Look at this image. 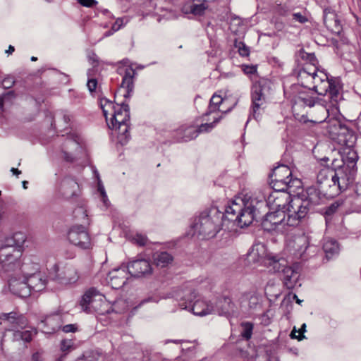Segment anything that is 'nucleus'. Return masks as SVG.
<instances>
[{
  "label": "nucleus",
  "instance_id": "nucleus-1",
  "mask_svg": "<svg viewBox=\"0 0 361 361\" xmlns=\"http://www.w3.org/2000/svg\"><path fill=\"white\" fill-rule=\"evenodd\" d=\"M263 204L256 197H235L225 208L224 212L212 207L203 211L195 219L192 225L194 233L202 239L212 238L221 230L226 221L240 227L250 226L257 218L259 204Z\"/></svg>",
  "mask_w": 361,
  "mask_h": 361
},
{
  "label": "nucleus",
  "instance_id": "nucleus-2",
  "mask_svg": "<svg viewBox=\"0 0 361 361\" xmlns=\"http://www.w3.org/2000/svg\"><path fill=\"white\" fill-rule=\"evenodd\" d=\"M248 257L253 262H259L265 266L271 267L270 271H281L283 284L288 289H293L298 285V286H301L298 282L299 273L292 267L286 266V261L283 258L267 254L263 245L258 244L253 246L248 253Z\"/></svg>",
  "mask_w": 361,
  "mask_h": 361
},
{
  "label": "nucleus",
  "instance_id": "nucleus-3",
  "mask_svg": "<svg viewBox=\"0 0 361 361\" xmlns=\"http://www.w3.org/2000/svg\"><path fill=\"white\" fill-rule=\"evenodd\" d=\"M25 241L23 233H16L0 247V271L8 274L10 278L16 275L21 264Z\"/></svg>",
  "mask_w": 361,
  "mask_h": 361
},
{
  "label": "nucleus",
  "instance_id": "nucleus-4",
  "mask_svg": "<svg viewBox=\"0 0 361 361\" xmlns=\"http://www.w3.org/2000/svg\"><path fill=\"white\" fill-rule=\"evenodd\" d=\"M110 106L113 109L111 114V125L109 128L118 130V140L121 145H125L130 140L129 134V119L130 109L129 106L123 102L121 104H113L111 101L107 99L101 100V108L102 109L104 116L107 120L108 111L106 106Z\"/></svg>",
  "mask_w": 361,
  "mask_h": 361
},
{
  "label": "nucleus",
  "instance_id": "nucleus-5",
  "mask_svg": "<svg viewBox=\"0 0 361 361\" xmlns=\"http://www.w3.org/2000/svg\"><path fill=\"white\" fill-rule=\"evenodd\" d=\"M82 310L87 313L97 312L99 314H109L110 308L116 313H122L127 310L126 302L123 300L116 301L111 307L104 300V295L94 288H90L83 295L80 301Z\"/></svg>",
  "mask_w": 361,
  "mask_h": 361
},
{
  "label": "nucleus",
  "instance_id": "nucleus-6",
  "mask_svg": "<svg viewBox=\"0 0 361 361\" xmlns=\"http://www.w3.org/2000/svg\"><path fill=\"white\" fill-rule=\"evenodd\" d=\"M288 213L285 211H273L268 212L262 221V226L265 231L269 232L275 231L278 233H285L288 231L289 227L298 226L302 221L298 212H293V209L287 207Z\"/></svg>",
  "mask_w": 361,
  "mask_h": 361
},
{
  "label": "nucleus",
  "instance_id": "nucleus-7",
  "mask_svg": "<svg viewBox=\"0 0 361 361\" xmlns=\"http://www.w3.org/2000/svg\"><path fill=\"white\" fill-rule=\"evenodd\" d=\"M324 199L329 198L323 190L316 186H310L290 200V207L293 209V212H298L302 220L311 209L321 204Z\"/></svg>",
  "mask_w": 361,
  "mask_h": 361
},
{
  "label": "nucleus",
  "instance_id": "nucleus-8",
  "mask_svg": "<svg viewBox=\"0 0 361 361\" xmlns=\"http://www.w3.org/2000/svg\"><path fill=\"white\" fill-rule=\"evenodd\" d=\"M326 130L330 137L338 144L351 148L355 143L356 136L354 132L338 119H330Z\"/></svg>",
  "mask_w": 361,
  "mask_h": 361
},
{
  "label": "nucleus",
  "instance_id": "nucleus-9",
  "mask_svg": "<svg viewBox=\"0 0 361 361\" xmlns=\"http://www.w3.org/2000/svg\"><path fill=\"white\" fill-rule=\"evenodd\" d=\"M357 169H352L349 166H338L334 170L333 190L335 197L341 192L345 190L351 185L356 174Z\"/></svg>",
  "mask_w": 361,
  "mask_h": 361
},
{
  "label": "nucleus",
  "instance_id": "nucleus-10",
  "mask_svg": "<svg viewBox=\"0 0 361 361\" xmlns=\"http://www.w3.org/2000/svg\"><path fill=\"white\" fill-rule=\"evenodd\" d=\"M54 280L61 284L68 285L75 283L79 275L77 269L71 264L59 262L54 266Z\"/></svg>",
  "mask_w": 361,
  "mask_h": 361
},
{
  "label": "nucleus",
  "instance_id": "nucleus-11",
  "mask_svg": "<svg viewBox=\"0 0 361 361\" xmlns=\"http://www.w3.org/2000/svg\"><path fill=\"white\" fill-rule=\"evenodd\" d=\"M310 247V237L305 233L296 235L289 240L288 247L295 258L306 260L308 257L307 249Z\"/></svg>",
  "mask_w": 361,
  "mask_h": 361
},
{
  "label": "nucleus",
  "instance_id": "nucleus-12",
  "mask_svg": "<svg viewBox=\"0 0 361 361\" xmlns=\"http://www.w3.org/2000/svg\"><path fill=\"white\" fill-rule=\"evenodd\" d=\"M128 59L123 60L121 63L123 66L118 68V73L123 75L121 87L126 90V93L123 94L125 98L129 97L133 90L134 78L136 75L135 70L131 66L128 65Z\"/></svg>",
  "mask_w": 361,
  "mask_h": 361
},
{
  "label": "nucleus",
  "instance_id": "nucleus-13",
  "mask_svg": "<svg viewBox=\"0 0 361 361\" xmlns=\"http://www.w3.org/2000/svg\"><path fill=\"white\" fill-rule=\"evenodd\" d=\"M327 73L323 71H319L315 68L313 71H310L309 65H307L300 72L299 77L301 80L305 79L307 82L311 81L313 85L311 87L307 82H301L302 85L309 90H314L320 85V83L324 80L327 79Z\"/></svg>",
  "mask_w": 361,
  "mask_h": 361
},
{
  "label": "nucleus",
  "instance_id": "nucleus-14",
  "mask_svg": "<svg viewBox=\"0 0 361 361\" xmlns=\"http://www.w3.org/2000/svg\"><path fill=\"white\" fill-rule=\"evenodd\" d=\"M334 170L329 168L322 169L317 174V187L324 190L328 198L335 197V194L331 189L334 184Z\"/></svg>",
  "mask_w": 361,
  "mask_h": 361
},
{
  "label": "nucleus",
  "instance_id": "nucleus-15",
  "mask_svg": "<svg viewBox=\"0 0 361 361\" xmlns=\"http://www.w3.org/2000/svg\"><path fill=\"white\" fill-rule=\"evenodd\" d=\"M68 238L72 244L82 249H87L90 246V236L82 225L73 226L68 231Z\"/></svg>",
  "mask_w": 361,
  "mask_h": 361
},
{
  "label": "nucleus",
  "instance_id": "nucleus-16",
  "mask_svg": "<svg viewBox=\"0 0 361 361\" xmlns=\"http://www.w3.org/2000/svg\"><path fill=\"white\" fill-rule=\"evenodd\" d=\"M341 89L339 81L337 78H329L327 75V79H324L319 85L314 92L319 95H326L328 92L330 95L331 101L337 102Z\"/></svg>",
  "mask_w": 361,
  "mask_h": 361
},
{
  "label": "nucleus",
  "instance_id": "nucleus-17",
  "mask_svg": "<svg viewBox=\"0 0 361 361\" xmlns=\"http://www.w3.org/2000/svg\"><path fill=\"white\" fill-rule=\"evenodd\" d=\"M126 267L129 275L135 278L147 276L152 272V268L149 262L145 259L133 260L129 262Z\"/></svg>",
  "mask_w": 361,
  "mask_h": 361
},
{
  "label": "nucleus",
  "instance_id": "nucleus-18",
  "mask_svg": "<svg viewBox=\"0 0 361 361\" xmlns=\"http://www.w3.org/2000/svg\"><path fill=\"white\" fill-rule=\"evenodd\" d=\"M173 296L176 298L181 309L188 310L197 298V294L192 287L185 286L176 290Z\"/></svg>",
  "mask_w": 361,
  "mask_h": 361
},
{
  "label": "nucleus",
  "instance_id": "nucleus-19",
  "mask_svg": "<svg viewBox=\"0 0 361 361\" xmlns=\"http://www.w3.org/2000/svg\"><path fill=\"white\" fill-rule=\"evenodd\" d=\"M128 275L126 266H122L109 271L106 280L112 288L118 289L126 283Z\"/></svg>",
  "mask_w": 361,
  "mask_h": 361
},
{
  "label": "nucleus",
  "instance_id": "nucleus-20",
  "mask_svg": "<svg viewBox=\"0 0 361 361\" xmlns=\"http://www.w3.org/2000/svg\"><path fill=\"white\" fill-rule=\"evenodd\" d=\"M312 90H300L293 98V109L298 111L302 107H312L317 102L311 92Z\"/></svg>",
  "mask_w": 361,
  "mask_h": 361
},
{
  "label": "nucleus",
  "instance_id": "nucleus-21",
  "mask_svg": "<svg viewBox=\"0 0 361 361\" xmlns=\"http://www.w3.org/2000/svg\"><path fill=\"white\" fill-rule=\"evenodd\" d=\"M0 319L1 320V324L6 326H11L12 329H23L27 324L26 318L23 314L16 312L2 313L0 315Z\"/></svg>",
  "mask_w": 361,
  "mask_h": 361
},
{
  "label": "nucleus",
  "instance_id": "nucleus-22",
  "mask_svg": "<svg viewBox=\"0 0 361 361\" xmlns=\"http://www.w3.org/2000/svg\"><path fill=\"white\" fill-rule=\"evenodd\" d=\"M8 287L12 293L20 298H27L31 295L26 279L18 276H13L9 279Z\"/></svg>",
  "mask_w": 361,
  "mask_h": 361
},
{
  "label": "nucleus",
  "instance_id": "nucleus-23",
  "mask_svg": "<svg viewBox=\"0 0 361 361\" xmlns=\"http://www.w3.org/2000/svg\"><path fill=\"white\" fill-rule=\"evenodd\" d=\"M266 97L264 93V87L262 82L255 84L252 89V116L255 118H257L260 107L265 103Z\"/></svg>",
  "mask_w": 361,
  "mask_h": 361
},
{
  "label": "nucleus",
  "instance_id": "nucleus-24",
  "mask_svg": "<svg viewBox=\"0 0 361 361\" xmlns=\"http://www.w3.org/2000/svg\"><path fill=\"white\" fill-rule=\"evenodd\" d=\"M290 197L283 193L272 192L267 197L266 204L271 209L274 211H284L286 207H289Z\"/></svg>",
  "mask_w": 361,
  "mask_h": 361
},
{
  "label": "nucleus",
  "instance_id": "nucleus-25",
  "mask_svg": "<svg viewBox=\"0 0 361 361\" xmlns=\"http://www.w3.org/2000/svg\"><path fill=\"white\" fill-rule=\"evenodd\" d=\"M270 185L274 190V192L280 193L279 192H285L288 190V192H294L295 188H300L302 182L297 178H294V180H288L287 181L277 179H271Z\"/></svg>",
  "mask_w": 361,
  "mask_h": 361
},
{
  "label": "nucleus",
  "instance_id": "nucleus-26",
  "mask_svg": "<svg viewBox=\"0 0 361 361\" xmlns=\"http://www.w3.org/2000/svg\"><path fill=\"white\" fill-rule=\"evenodd\" d=\"M324 23L326 28L334 34L339 35L342 30V26L336 14L330 9L324 11Z\"/></svg>",
  "mask_w": 361,
  "mask_h": 361
},
{
  "label": "nucleus",
  "instance_id": "nucleus-27",
  "mask_svg": "<svg viewBox=\"0 0 361 361\" xmlns=\"http://www.w3.org/2000/svg\"><path fill=\"white\" fill-rule=\"evenodd\" d=\"M188 310L192 311L194 314L204 316L215 312L214 307L207 301L200 299H195L189 307Z\"/></svg>",
  "mask_w": 361,
  "mask_h": 361
},
{
  "label": "nucleus",
  "instance_id": "nucleus-28",
  "mask_svg": "<svg viewBox=\"0 0 361 361\" xmlns=\"http://www.w3.org/2000/svg\"><path fill=\"white\" fill-rule=\"evenodd\" d=\"M67 148L72 147L75 149L74 152H63L64 159L67 161L73 162L75 160L81 159L86 156V153L82 147L77 140H68L66 142Z\"/></svg>",
  "mask_w": 361,
  "mask_h": 361
},
{
  "label": "nucleus",
  "instance_id": "nucleus-29",
  "mask_svg": "<svg viewBox=\"0 0 361 361\" xmlns=\"http://www.w3.org/2000/svg\"><path fill=\"white\" fill-rule=\"evenodd\" d=\"M25 279L30 293L44 290L47 284V280L42 273H35L31 277Z\"/></svg>",
  "mask_w": 361,
  "mask_h": 361
},
{
  "label": "nucleus",
  "instance_id": "nucleus-30",
  "mask_svg": "<svg viewBox=\"0 0 361 361\" xmlns=\"http://www.w3.org/2000/svg\"><path fill=\"white\" fill-rule=\"evenodd\" d=\"M61 317L59 314L47 316L44 320L41 321L43 327H47V330L45 331L47 334H51L61 329Z\"/></svg>",
  "mask_w": 361,
  "mask_h": 361
},
{
  "label": "nucleus",
  "instance_id": "nucleus-31",
  "mask_svg": "<svg viewBox=\"0 0 361 361\" xmlns=\"http://www.w3.org/2000/svg\"><path fill=\"white\" fill-rule=\"evenodd\" d=\"M35 273H41L39 271V266L37 264L31 262H23L18 269L16 276H18L23 279L31 277Z\"/></svg>",
  "mask_w": 361,
  "mask_h": 361
},
{
  "label": "nucleus",
  "instance_id": "nucleus-32",
  "mask_svg": "<svg viewBox=\"0 0 361 361\" xmlns=\"http://www.w3.org/2000/svg\"><path fill=\"white\" fill-rule=\"evenodd\" d=\"M270 179H277L287 181L288 180H294L292 177V172L290 168L286 165H279L273 169L269 176Z\"/></svg>",
  "mask_w": 361,
  "mask_h": 361
},
{
  "label": "nucleus",
  "instance_id": "nucleus-33",
  "mask_svg": "<svg viewBox=\"0 0 361 361\" xmlns=\"http://www.w3.org/2000/svg\"><path fill=\"white\" fill-rule=\"evenodd\" d=\"M234 304L232 302L231 299L228 297H223L218 299L216 303L215 312H216L220 315H226L231 311H233Z\"/></svg>",
  "mask_w": 361,
  "mask_h": 361
},
{
  "label": "nucleus",
  "instance_id": "nucleus-34",
  "mask_svg": "<svg viewBox=\"0 0 361 361\" xmlns=\"http://www.w3.org/2000/svg\"><path fill=\"white\" fill-rule=\"evenodd\" d=\"M153 259L157 267H166L172 262L173 257L166 251L157 252L153 255Z\"/></svg>",
  "mask_w": 361,
  "mask_h": 361
},
{
  "label": "nucleus",
  "instance_id": "nucleus-35",
  "mask_svg": "<svg viewBox=\"0 0 361 361\" xmlns=\"http://www.w3.org/2000/svg\"><path fill=\"white\" fill-rule=\"evenodd\" d=\"M323 250L327 259H331L338 253L339 247L335 240H326L323 245Z\"/></svg>",
  "mask_w": 361,
  "mask_h": 361
},
{
  "label": "nucleus",
  "instance_id": "nucleus-36",
  "mask_svg": "<svg viewBox=\"0 0 361 361\" xmlns=\"http://www.w3.org/2000/svg\"><path fill=\"white\" fill-rule=\"evenodd\" d=\"M247 302L249 308L252 310H257L260 307L259 295L255 293H246L242 296L243 302Z\"/></svg>",
  "mask_w": 361,
  "mask_h": 361
},
{
  "label": "nucleus",
  "instance_id": "nucleus-37",
  "mask_svg": "<svg viewBox=\"0 0 361 361\" xmlns=\"http://www.w3.org/2000/svg\"><path fill=\"white\" fill-rule=\"evenodd\" d=\"M357 155L355 151L348 148V152L342 157L343 164L342 166H349L352 169H356Z\"/></svg>",
  "mask_w": 361,
  "mask_h": 361
},
{
  "label": "nucleus",
  "instance_id": "nucleus-38",
  "mask_svg": "<svg viewBox=\"0 0 361 361\" xmlns=\"http://www.w3.org/2000/svg\"><path fill=\"white\" fill-rule=\"evenodd\" d=\"M76 186L77 183L75 180L65 178L61 182L60 189L64 195L71 196L74 194Z\"/></svg>",
  "mask_w": 361,
  "mask_h": 361
},
{
  "label": "nucleus",
  "instance_id": "nucleus-39",
  "mask_svg": "<svg viewBox=\"0 0 361 361\" xmlns=\"http://www.w3.org/2000/svg\"><path fill=\"white\" fill-rule=\"evenodd\" d=\"M180 133H183V136L180 137V141L188 142L190 141L198 135L196 128L192 126L187 127L184 129H180Z\"/></svg>",
  "mask_w": 361,
  "mask_h": 361
},
{
  "label": "nucleus",
  "instance_id": "nucleus-40",
  "mask_svg": "<svg viewBox=\"0 0 361 361\" xmlns=\"http://www.w3.org/2000/svg\"><path fill=\"white\" fill-rule=\"evenodd\" d=\"M241 336L246 340H249L250 338H251L253 331V324L251 322H243L241 324Z\"/></svg>",
  "mask_w": 361,
  "mask_h": 361
},
{
  "label": "nucleus",
  "instance_id": "nucleus-41",
  "mask_svg": "<svg viewBox=\"0 0 361 361\" xmlns=\"http://www.w3.org/2000/svg\"><path fill=\"white\" fill-rule=\"evenodd\" d=\"M223 102V99L219 95H213L210 99L209 106V111L206 113V115L211 114L212 112L215 111L219 109V105Z\"/></svg>",
  "mask_w": 361,
  "mask_h": 361
},
{
  "label": "nucleus",
  "instance_id": "nucleus-42",
  "mask_svg": "<svg viewBox=\"0 0 361 361\" xmlns=\"http://www.w3.org/2000/svg\"><path fill=\"white\" fill-rule=\"evenodd\" d=\"M234 47L238 49V52L241 56H248L250 55V49L243 42L235 39Z\"/></svg>",
  "mask_w": 361,
  "mask_h": 361
},
{
  "label": "nucleus",
  "instance_id": "nucleus-43",
  "mask_svg": "<svg viewBox=\"0 0 361 361\" xmlns=\"http://www.w3.org/2000/svg\"><path fill=\"white\" fill-rule=\"evenodd\" d=\"M221 118V117H219L215 118L212 123L201 124L197 128H196L197 132H198V135L201 133H207L211 131L214 128L215 125L219 122Z\"/></svg>",
  "mask_w": 361,
  "mask_h": 361
},
{
  "label": "nucleus",
  "instance_id": "nucleus-44",
  "mask_svg": "<svg viewBox=\"0 0 361 361\" xmlns=\"http://www.w3.org/2000/svg\"><path fill=\"white\" fill-rule=\"evenodd\" d=\"M292 18L294 21L304 24L309 21L308 13L306 11L292 12Z\"/></svg>",
  "mask_w": 361,
  "mask_h": 361
},
{
  "label": "nucleus",
  "instance_id": "nucleus-45",
  "mask_svg": "<svg viewBox=\"0 0 361 361\" xmlns=\"http://www.w3.org/2000/svg\"><path fill=\"white\" fill-rule=\"evenodd\" d=\"M207 7L204 3L202 4H192L190 6V12L195 16H202Z\"/></svg>",
  "mask_w": 361,
  "mask_h": 361
},
{
  "label": "nucleus",
  "instance_id": "nucleus-46",
  "mask_svg": "<svg viewBox=\"0 0 361 361\" xmlns=\"http://www.w3.org/2000/svg\"><path fill=\"white\" fill-rule=\"evenodd\" d=\"M97 178L98 179V191L100 193V195L102 197V202L105 207H108L109 204V201L108 200L106 191L104 190V185L102 183V181L99 177V174L97 173Z\"/></svg>",
  "mask_w": 361,
  "mask_h": 361
},
{
  "label": "nucleus",
  "instance_id": "nucleus-47",
  "mask_svg": "<svg viewBox=\"0 0 361 361\" xmlns=\"http://www.w3.org/2000/svg\"><path fill=\"white\" fill-rule=\"evenodd\" d=\"M99 354L94 352H87L82 357H78L76 361H98Z\"/></svg>",
  "mask_w": 361,
  "mask_h": 361
},
{
  "label": "nucleus",
  "instance_id": "nucleus-48",
  "mask_svg": "<svg viewBox=\"0 0 361 361\" xmlns=\"http://www.w3.org/2000/svg\"><path fill=\"white\" fill-rule=\"evenodd\" d=\"M276 12L278 15L283 17L291 16V10L286 5H278L276 8Z\"/></svg>",
  "mask_w": 361,
  "mask_h": 361
},
{
  "label": "nucleus",
  "instance_id": "nucleus-49",
  "mask_svg": "<svg viewBox=\"0 0 361 361\" xmlns=\"http://www.w3.org/2000/svg\"><path fill=\"white\" fill-rule=\"evenodd\" d=\"M301 56L303 59L307 61L310 63V65H312L314 66V69L317 64V60L314 53H307L302 52L301 53Z\"/></svg>",
  "mask_w": 361,
  "mask_h": 361
},
{
  "label": "nucleus",
  "instance_id": "nucleus-50",
  "mask_svg": "<svg viewBox=\"0 0 361 361\" xmlns=\"http://www.w3.org/2000/svg\"><path fill=\"white\" fill-rule=\"evenodd\" d=\"M133 241L140 246H144L147 243V238L146 235L137 233L133 238Z\"/></svg>",
  "mask_w": 361,
  "mask_h": 361
},
{
  "label": "nucleus",
  "instance_id": "nucleus-51",
  "mask_svg": "<svg viewBox=\"0 0 361 361\" xmlns=\"http://www.w3.org/2000/svg\"><path fill=\"white\" fill-rule=\"evenodd\" d=\"M1 84L4 88L9 89L15 84V80L13 77L8 75L4 78Z\"/></svg>",
  "mask_w": 361,
  "mask_h": 361
},
{
  "label": "nucleus",
  "instance_id": "nucleus-52",
  "mask_svg": "<svg viewBox=\"0 0 361 361\" xmlns=\"http://www.w3.org/2000/svg\"><path fill=\"white\" fill-rule=\"evenodd\" d=\"M87 86L90 92H94L97 87V80L95 78L87 79Z\"/></svg>",
  "mask_w": 361,
  "mask_h": 361
},
{
  "label": "nucleus",
  "instance_id": "nucleus-53",
  "mask_svg": "<svg viewBox=\"0 0 361 361\" xmlns=\"http://www.w3.org/2000/svg\"><path fill=\"white\" fill-rule=\"evenodd\" d=\"M78 2L81 6L87 8H92L98 4L96 0H78Z\"/></svg>",
  "mask_w": 361,
  "mask_h": 361
},
{
  "label": "nucleus",
  "instance_id": "nucleus-54",
  "mask_svg": "<svg viewBox=\"0 0 361 361\" xmlns=\"http://www.w3.org/2000/svg\"><path fill=\"white\" fill-rule=\"evenodd\" d=\"M62 331L65 333H70V332H75L78 330V326L77 324H67L65 326H61Z\"/></svg>",
  "mask_w": 361,
  "mask_h": 361
},
{
  "label": "nucleus",
  "instance_id": "nucleus-55",
  "mask_svg": "<svg viewBox=\"0 0 361 361\" xmlns=\"http://www.w3.org/2000/svg\"><path fill=\"white\" fill-rule=\"evenodd\" d=\"M88 61L93 67H97L99 64V58L94 52L88 55Z\"/></svg>",
  "mask_w": 361,
  "mask_h": 361
},
{
  "label": "nucleus",
  "instance_id": "nucleus-56",
  "mask_svg": "<svg viewBox=\"0 0 361 361\" xmlns=\"http://www.w3.org/2000/svg\"><path fill=\"white\" fill-rule=\"evenodd\" d=\"M73 342L71 340H63L61 343V349L65 352L68 350L73 345Z\"/></svg>",
  "mask_w": 361,
  "mask_h": 361
},
{
  "label": "nucleus",
  "instance_id": "nucleus-57",
  "mask_svg": "<svg viewBox=\"0 0 361 361\" xmlns=\"http://www.w3.org/2000/svg\"><path fill=\"white\" fill-rule=\"evenodd\" d=\"M10 331H12L13 341L22 340V331L20 329H11Z\"/></svg>",
  "mask_w": 361,
  "mask_h": 361
},
{
  "label": "nucleus",
  "instance_id": "nucleus-58",
  "mask_svg": "<svg viewBox=\"0 0 361 361\" xmlns=\"http://www.w3.org/2000/svg\"><path fill=\"white\" fill-rule=\"evenodd\" d=\"M123 25V20L122 18H117L114 23L112 25L113 32L119 30Z\"/></svg>",
  "mask_w": 361,
  "mask_h": 361
},
{
  "label": "nucleus",
  "instance_id": "nucleus-59",
  "mask_svg": "<svg viewBox=\"0 0 361 361\" xmlns=\"http://www.w3.org/2000/svg\"><path fill=\"white\" fill-rule=\"evenodd\" d=\"M32 340V332L30 331H22V341L25 342H30Z\"/></svg>",
  "mask_w": 361,
  "mask_h": 361
},
{
  "label": "nucleus",
  "instance_id": "nucleus-60",
  "mask_svg": "<svg viewBox=\"0 0 361 361\" xmlns=\"http://www.w3.org/2000/svg\"><path fill=\"white\" fill-rule=\"evenodd\" d=\"M32 361H44V359L41 353L37 352L32 355Z\"/></svg>",
  "mask_w": 361,
  "mask_h": 361
},
{
  "label": "nucleus",
  "instance_id": "nucleus-61",
  "mask_svg": "<svg viewBox=\"0 0 361 361\" xmlns=\"http://www.w3.org/2000/svg\"><path fill=\"white\" fill-rule=\"evenodd\" d=\"M74 214L75 216H77V215H78V214H82L84 218L87 216V214H86V211L82 207H79V208L76 209L74 211Z\"/></svg>",
  "mask_w": 361,
  "mask_h": 361
},
{
  "label": "nucleus",
  "instance_id": "nucleus-62",
  "mask_svg": "<svg viewBox=\"0 0 361 361\" xmlns=\"http://www.w3.org/2000/svg\"><path fill=\"white\" fill-rule=\"evenodd\" d=\"M257 71V68L255 66H246L244 68V71L247 73V74H252L254 73H255Z\"/></svg>",
  "mask_w": 361,
  "mask_h": 361
},
{
  "label": "nucleus",
  "instance_id": "nucleus-63",
  "mask_svg": "<svg viewBox=\"0 0 361 361\" xmlns=\"http://www.w3.org/2000/svg\"><path fill=\"white\" fill-rule=\"evenodd\" d=\"M95 68L96 67H92V68H90L87 70V79H90V78H94L96 73H97V70L95 69Z\"/></svg>",
  "mask_w": 361,
  "mask_h": 361
},
{
  "label": "nucleus",
  "instance_id": "nucleus-64",
  "mask_svg": "<svg viewBox=\"0 0 361 361\" xmlns=\"http://www.w3.org/2000/svg\"><path fill=\"white\" fill-rule=\"evenodd\" d=\"M285 25L283 22L281 21H276L274 24V27L277 30H282L284 28Z\"/></svg>",
  "mask_w": 361,
  "mask_h": 361
}]
</instances>
